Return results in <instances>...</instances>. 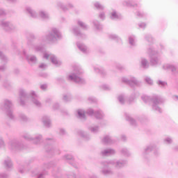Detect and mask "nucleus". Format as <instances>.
Listing matches in <instances>:
<instances>
[{
  "label": "nucleus",
  "instance_id": "423d86ee",
  "mask_svg": "<svg viewBox=\"0 0 178 178\" xmlns=\"http://www.w3.org/2000/svg\"><path fill=\"white\" fill-rule=\"evenodd\" d=\"M86 113L89 116H95L96 119H102L104 118V113L100 109L94 111L92 108H88L86 111L79 109L77 111V118L81 120H86Z\"/></svg>",
  "mask_w": 178,
  "mask_h": 178
},
{
  "label": "nucleus",
  "instance_id": "79ce46f5",
  "mask_svg": "<svg viewBox=\"0 0 178 178\" xmlns=\"http://www.w3.org/2000/svg\"><path fill=\"white\" fill-rule=\"evenodd\" d=\"M77 24H78V26H79V27L82 28L83 30H88V25H87L86 23L83 22V21L78 20Z\"/></svg>",
  "mask_w": 178,
  "mask_h": 178
},
{
  "label": "nucleus",
  "instance_id": "393cba45",
  "mask_svg": "<svg viewBox=\"0 0 178 178\" xmlns=\"http://www.w3.org/2000/svg\"><path fill=\"white\" fill-rule=\"evenodd\" d=\"M77 134L86 141H89V140H91V135L83 130H78Z\"/></svg>",
  "mask_w": 178,
  "mask_h": 178
},
{
  "label": "nucleus",
  "instance_id": "f257e3e1",
  "mask_svg": "<svg viewBox=\"0 0 178 178\" xmlns=\"http://www.w3.org/2000/svg\"><path fill=\"white\" fill-rule=\"evenodd\" d=\"M127 163L128 161L126 159H113L103 161L102 162V165L103 167L102 172L103 175H104V176H109V175H113V172L108 169V168H109L111 165L115 166L117 169H122V168H124V166H127Z\"/></svg>",
  "mask_w": 178,
  "mask_h": 178
},
{
  "label": "nucleus",
  "instance_id": "4c0bfd02",
  "mask_svg": "<svg viewBox=\"0 0 178 178\" xmlns=\"http://www.w3.org/2000/svg\"><path fill=\"white\" fill-rule=\"evenodd\" d=\"M88 129L91 133H93V134H97V133L99 131V127L98 126H90Z\"/></svg>",
  "mask_w": 178,
  "mask_h": 178
},
{
  "label": "nucleus",
  "instance_id": "f03ea898",
  "mask_svg": "<svg viewBox=\"0 0 178 178\" xmlns=\"http://www.w3.org/2000/svg\"><path fill=\"white\" fill-rule=\"evenodd\" d=\"M19 94V102L22 106H24V105H26V102L29 101V98L33 104H34L38 108H41V106H42L41 102L38 100V96L37 95V94H35V92L31 91V94L29 95L27 94V92H26V90H24V89H20Z\"/></svg>",
  "mask_w": 178,
  "mask_h": 178
},
{
  "label": "nucleus",
  "instance_id": "20e7f679",
  "mask_svg": "<svg viewBox=\"0 0 178 178\" xmlns=\"http://www.w3.org/2000/svg\"><path fill=\"white\" fill-rule=\"evenodd\" d=\"M59 40H62V33L57 28H51L41 38L42 42H56Z\"/></svg>",
  "mask_w": 178,
  "mask_h": 178
},
{
  "label": "nucleus",
  "instance_id": "5701e85b",
  "mask_svg": "<svg viewBox=\"0 0 178 178\" xmlns=\"http://www.w3.org/2000/svg\"><path fill=\"white\" fill-rule=\"evenodd\" d=\"M93 70L95 73H98V74H100L102 77H105V76H106V71H105V70L102 67L94 65Z\"/></svg>",
  "mask_w": 178,
  "mask_h": 178
},
{
  "label": "nucleus",
  "instance_id": "c756f323",
  "mask_svg": "<svg viewBox=\"0 0 178 178\" xmlns=\"http://www.w3.org/2000/svg\"><path fill=\"white\" fill-rule=\"evenodd\" d=\"M42 122L43 123L44 126H45V127H51V118H49V116L44 115L42 118Z\"/></svg>",
  "mask_w": 178,
  "mask_h": 178
},
{
  "label": "nucleus",
  "instance_id": "603ef678",
  "mask_svg": "<svg viewBox=\"0 0 178 178\" xmlns=\"http://www.w3.org/2000/svg\"><path fill=\"white\" fill-rule=\"evenodd\" d=\"M63 159L64 161H72V162H74V159H73V156H72L71 154H65L63 156Z\"/></svg>",
  "mask_w": 178,
  "mask_h": 178
},
{
  "label": "nucleus",
  "instance_id": "ea45409f",
  "mask_svg": "<svg viewBox=\"0 0 178 178\" xmlns=\"http://www.w3.org/2000/svg\"><path fill=\"white\" fill-rule=\"evenodd\" d=\"M18 119L20 122H29V118L26 117L24 113H19L18 115Z\"/></svg>",
  "mask_w": 178,
  "mask_h": 178
},
{
  "label": "nucleus",
  "instance_id": "338daca9",
  "mask_svg": "<svg viewBox=\"0 0 178 178\" xmlns=\"http://www.w3.org/2000/svg\"><path fill=\"white\" fill-rule=\"evenodd\" d=\"M19 173H24L26 172V168L24 166H22L21 168H19Z\"/></svg>",
  "mask_w": 178,
  "mask_h": 178
},
{
  "label": "nucleus",
  "instance_id": "b1692460",
  "mask_svg": "<svg viewBox=\"0 0 178 178\" xmlns=\"http://www.w3.org/2000/svg\"><path fill=\"white\" fill-rule=\"evenodd\" d=\"M72 33L74 34V35L79 37V38H81V40H84L87 37L86 34H83L81 32H80V29L77 26H74L72 28Z\"/></svg>",
  "mask_w": 178,
  "mask_h": 178
},
{
  "label": "nucleus",
  "instance_id": "09e8293b",
  "mask_svg": "<svg viewBox=\"0 0 178 178\" xmlns=\"http://www.w3.org/2000/svg\"><path fill=\"white\" fill-rule=\"evenodd\" d=\"M32 175L33 176H38V178H42L44 177V175H45V173L42 172L40 174V172H38V170H35V171L32 172Z\"/></svg>",
  "mask_w": 178,
  "mask_h": 178
},
{
  "label": "nucleus",
  "instance_id": "6ab92c4d",
  "mask_svg": "<svg viewBox=\"0 0 178 178\" xmlns=\"http://www.w3.org/2000/svg\"><path fill=\"white\" fill-rule=\"evenodd\" d=\"M25 12L32 19H37V17H38V13H37V11L33 9L31 6H26L25 8Z\"/></svg>",
  "mask_w": 178,
  "mask_h": 178
},
{
  "label": "nucleus",
  "instance_id": "bf43d9fd",
  "mask_svg": "<svg viewBox=\"0 0 178 178\" xmlns=\"http://www.w3.org/2000/svg\"><path fill=\"white\" fill-rule=\"evenodd\" d=\"M114 67L118 69V70H123V66L119 63L114 64Z\"/></svg>",
  "mask_w": 178,
  "mask_h": 178
},
{
  "label": "nucleus",
  "instance_id": "680f3d73",
  "mask_svg": "<svg viewBox=\"0 0 178 178\" xmlns=\"http://www.w3.org/2000/svg\"><path fill=\"white\" fill-rule=\"evenodd\" d=\"M2 16H6V11L3 8H0V17Z\"/></svg>",
  "mask_w": 178,
  "mask_h": 178
},
{
  "label": "nucleus",
  "instance_id": "a19ab883",
  "mask_svg": "<svg viewBox=\"0 0 178 178\" xmlns=\"http://www.w3.org/2000/svg\"><path fill=\"white\" fill-rule=\"evenodd\" d=\"M120 152L124 156H130L131 154L130 153V151L126 147H122L120 150Z\"/></svg>",
  "mask_w": 178,
  "mask_h": 178
},
{
  "label": "nucleus",
  "instance_id": "4be33fe9",
  "mask_svg": "<svg viewBox=\"0 0 178 178\" xmlns=\"http://www.w3.org/2000/svg\"><path fill=\"white\" fill-rule=\"evenodd\" d=\"M115 141L116 140H115L114 138L109 135L104 136V138L102 139V144H104L106 145H108L109 144H115Z\"/></svg>",
  "mask_w": 178,
  "mask_h": 178
},
{
  "label": "nucleus",
  "instance_id": "39448f33",
  "mask_svg": "<svg viewBox=\"0 0 178 178\" xmlns=\"http://www.w3.org/2000/svg\"><path fill=\"white\" fill-rule=\"evenodd\" d=\"M83 73H84V70L80 66L75 65L74 72L67 76V80L74 81L76 84H86V80L81 77Z\"/></svg>",
  "mask_w": 178,
  "mask_h": 178
},
{
  "label": "nucleus",
  "instance_id": "c03bdc74",
  "mask_svg": "<svg viewBox=\"0 0 178 178\" xmlns=\"http://www.w3.org/2000/svg\"><path fill=\"white\" fill-rule=\"evenodd\" d=\"M135 100H136V94L133 93L132 95H130V97L128 99H127V104L131 105V104L134 103Z\"/></svg>",
  "mask_w": 178,
  "mask_h": 178
},
{
  "label": "nucleus",
  "instance_id": "4d7b16f0",
  "mask_svg": "<svg viewBox=\"0 0 178 178\" xmlns=\"http://www.w3.org/2000/svg\"><path fill=\"white\" fill-rule=\"evenodd\" d=\"M145 81H146V83L147 84H149V86H152V84H154V81H152V79H151L149 77L147 76L145 79Z\"/></svg>",
  "mask_w": 178,
  "mask_h": 178
},
{
  "label": "nucleus",
  "instance_id": "473e14b6",
  "mask_svg": "<svg viewBox=\"0 0 178 178\" xmlns=\"http://www.w3.org/2000/svg\"><path fill=\"white\" fill-rule=\"evenodd\" d=\"M111 20H120L122 19V15L118 13L115 10H113L110 15Z\"/></svg>",
  "mask_w": 178,
  "mask_h": 178
},
{
  "label": "nucleus",
  "instance_id": "a211bd4d",
  "mask_svg": "<svg viewBox=\"0 0 178 178\" xmlns=\"http://www.w3.org/2000/svg\"><path fill=\"white\" fill-rule=\"evenodd\" d=\"M56 7L61 9L63 12H67L69 9H73L74 6L72 3H67V5H65L62 1H58L56 3Z\"/></svg>",
  "mask_w": 178,
  "mask_h": 178
},
{
  "label": "nucleus",
  "instance_id": "a18cd8bd",
  "mask_svg": "<svg viewBox=\"0 0 178 178\" xmlns=\"http://www.w3.org/2000/svg\"><path fill=\"white\" fill-rule=\"evenodd\" d=\"M72 95L70 93H67V94L63 95V100L65 102H70V101H72Z\"/></svg>",
  "mask_w": 178,
  "mask_h": 178
},
{
  "label": "nucleus",
  "instance_id": "c85d7f7f",
  "mask_svg": "<svg viewBox=\"0 0 178 178\" xmlns=\"http://www.w3.org/2000/svg\"><path fill=\"white\" fill-rule=\"evenodd\" d=\"M118 101L121 105H124L127 102V96L124 93L120 94L118 97Z\"/></svg>",
  "mask_w": 178,
  "mask_h": 178
},
{
  "label": "nucleus",
  "instance_id": "ddd939ff",
  "mask_svg": "<svg viewBox=\"0 0 178 178\" xmlns=\"http://www.w3.org/2000/svg\"><path fill=\"white\" fill-rule=\"evenodd\" d=\"M0 27L7 31V33H12L16 30V25L10 21H5L3 19L0 20Z\"/></svg>",
  "mask_w": 178,
  "mask_h": 178
},
{
  "label": "nucleus",
  "instance_id": "0eeeda50",
  "mask_svg": "<svg viewBox=\"0 0 178 178\" xmlns=\"http://www.w3.org/2000/svg\"><path fill=\"white\" fill-rule=\"evenodd\" d=\"M147 54L150 58V65L152 66H159L162 63L161 60V54L152 47H150L147 49Z\"/></svg>",
  "mask_w": 178,
  "mask_h": 178
},
{
  "label": "nucleus",
  "instance_id": "8fccbe9b",
  "mask_svg": "<svg viewBox=\"0 0 178 178\" xmlns=\"http://www.w3.org/2000/svg\"><path fill=\"white\" fill-rule=\"evenodd\" d=\"M0 59L1 60V62L3 63H8V57L3 54L1 51H0Z\"/></svg>",
  "mask_w": 178,
  "mask_h": 178
},
{
  "label": "nucleus",
  "instance_id": "e433bc0d",
  "mask_svg": "<svg viewBox=\"0 0 178 178\" xmlns=\"http://www.w3.org/2000/svg\"><path fill=\"white\" fill-rule=\"evenodd\" d=\"M140 65L143 69H148L149 67V64L146 58H142L140 60Z\"/></svg>",
  "mask_w": 178,
  "mask_h": 178
},
{
  "label": "nucleus",
  "instance_id": "de8ad7c7",
  "mask_svg": "<svg viewBox=\"0 0 178 178\" xmlns=\"http://www.w3.org/2000/svg\"><path fill=\"white\" fill-rule=\"evenodd\" d=\"M163 141L165 143V144H172L173 143V138H172V136H167L166 138H165L163 139Z\"/></svg>",
  "mask_w": 178,
  "mask_h": 178
},
{
  "label": "nucleus",
  "instance_id": "864d4df0",
  "mask_svg": "<svg viewBox=\"0 0 178 178\" xmlns=\"http://www.w3.org/2000/svg\"><path fill=\"white\" fill-rule=\"evenodd\" d=\"M157 84L159 87H165V86H168V83H166V81L161 80L157 81Z\"/></svg>",
  "mask_w": 178,
  "mask_h": 178
},
{
  "label": "nucleus",
  "instance_id": "3c124183",
  "mask_svg": "<svg viewBox=\"0 0 178 178\" xmlns=\"http://www.w3.org/2000/svg\"><path fill=\"white\" fill-rule=\"evenodd\" d=\"M100 88L102 90H104V91H111V90H112V88L111 87V86L108 85V84H103L100 86Z\"/></svg>",
  "mask_w": 178,
  "mask_h": 178
},
{
  "label": "nucleus",
  "instance_id": "0e129e2a",
  "mask_svg": "<svg viewBox=\"0 0 178 178\" xmlns=\"http://www.w3.org/2000/svg\"><path fill=\"white\" fill-rule=\"evenodd\" d=\"M47 64L45 63H41L40 65H39V67L40 69H42L43 70L47 69Z\"/></svg>",
  "mask_w": 178,
  "mask_h": 178
},
{
  "label": "nucleus",
  "instance_id": "5fc2aeb1",
  "mask_svg": "<svg viewBox=\"0 0 178 178\" xmlns=\"http://www.w3.org/2000/svg\"><path fill=\"white\" fill-rule=\"evenodd\" d=\"M99 18L100 19V20H105V19H106V16L105 15V13L104 12H100L99 13Z\"/></svg>",
  "mask_w": 178,
  "mask_h": 178
},
{
  "label": "nucleus",
  "instance_id": "1a4fd4ad",
  "mask_svg": "<svg viewBox=\"0 0 178 178\" xmlns=\"http://www.w3.org/2000/svg\"><path fill=\"white\" fill-rule=\"evenodd\" d=\"M152 151H154V155L155 156H159L161 154V152H159V150L158 148H156L155 145H149L143 150L142 154L143 158L147 161V159L149 158V154H151Z\"/></svg>",
  "mask_w": 178,
  "mask_h": 178
},
{
  "label": "nucleus",
  "instance_id": "13d9d810",
  "mask_svg": "<svg viewBox=\"0 0 178 178\" xmlns=\"http://www.w3.org/2000/svg\"><path fill=\"white\" fill-rule=\"evenodd\" d=\"M138 27L139 29H142L143 30H144L147 27V24H145V22H140L138 24Z\"/></svg>",
  "mask_w": 178,
  "mask_h": 178
},
{
  "label": "nucleus",
  "instance_id": "aec40b11",
  "mask_svg": "<svg viewBox=\"0 0 178 178\" xmlns=\"http://www.w3.org/2000/svg\"><path fill=\"white\" fill-rule=\"evenodd\" d=\"M115 154L116 151L112 148L104 149L100 152L102 156H111V155H115Z\"/></svg>",
  "mask_w": 178,
  "mask_h": 178
},
{
  "label": "nucleus",
  "instance_id": "6e6552de",
  "mask_svg": "<svg viewBox=\"0 0 178 178\" xmlns=\"http://www.w3.org/2000/svg\"><path fill=\"white\" fill-rule=\"evenodd\" d=\"M12 106H13L12 102L8 99H5L1 106V111L6 112V115L10 120L15 121L16 120V117H15V115H13V110L12 109Z\"/></svg>",
  "mask_w": 178,
  "mask_h": 178
},
{
  "label": "nucleus",
  "instance_id": "7c9ffc66",
  "mask_svg": "<svg viewBox=\"0 0 178 178\" xmlns=\"http://www.w3.org/2000/svg\"><path fill=\"white\" fill-rule=\"evenodd\" d=\"M129 43L131 48L137 45V38L134 35H131L129 37Z\"/></svg>",
  "mask_w": 178,
  "mask_h": 178
},
{
  "label": "nucleus",
  "instance_id": "f704fd0d",
  "mask_svg": "<svg viewBox=\"0 0 178 178\" xmlns=\"http://www.w3.org/2000/svg\"><path fill=\"white\" fill-rule=\"evenodd\" d=\"M108 38L110 40H113L116 41V42H119L120 44L122 43V38H120L118 35L111 33L108 35Z\"/></svg>",
  "mask_w": 178,
  "mask_h": 178
},
{
  "label": "nucleus",
  "instance_id": "58836bf2",
  "mask_svg": "<svg viewBox=\"0 0 178 178\" xmlns=\"http://www.w3.org/2000/svg\"><path fill=\"white\" fill-rule=\"evenodd\" d=\"M145 41L149 42V44H154V38L152 37V35H151V34L145 35Z\"/></svg>",
  "mask_w": 178,
  "mask_h": 178
},
{
  "label": "nucleus",
  "instance_id": "4468645a",
  "mask_svg": "<svg viewBox=\"0 0 178 178\" xmlns=\"http://www.w3.org/2000/svg\"><path fill=\"white\" fill-rule=\"evenodd\" d=\"M23 138L26 140L27 141H32L33 144L38 145L42 143V135L40 134H37L35 135V137L31 136L30 134H24L23 135Z\"/></svg>",
  "mask_w": 178,
  "mask_h": 178
},
{
  "label": "nucleus",
  "instance_id": "bb28decb",
  "mask_svg": "<svg viewBox=\"0 0 178 178\" xmlns=\"http://www.w3.org/2000/svg\"><path fill=\"white\" fill-rule=\"evenodd\" d=\"M39 16L42 19V20H49L51 17L49 16V13L45 10H41L39 11Z\"/></svg>",
  "mask_w": 178,
  "mask_h": 178
},
{
  "label": "nucleus",
  "instance_id": "72a5a7b5",
  "mask_svg": "<svg viewBox=\"0 0 178 178\" xmlns=\"http://www.w3.org/2000/svg\"><path fill=\"white\" fill-rule=\"evenodd\" d=\"M92 24L95 29V30H97V31H101V30H102L103 26L101 24V22H99V21L97 20V19H94L92 21Z\"/></svg>",
  "mask_w": 178,
  "mask_h": 178
},
{
  "label": "nucleus",
  "instance_id": "412c9836",
  "mask_svg": "<svg viewBox=\"0 0 178 178\" xmlns=\"http://www.w3.org/2000/svg\"><path fill=\"white\" fill-rule=\"evenodd\" d=\"M163 69L164 70H170L173 74H177L178 73V68L177 67L175 66L174 65L171 64H164L163 65Z\"/></svg>",
  "mask_w": 178,
  "mask_h": 178
},
{
  "label": "nucleus",
  "instance_id": "6e6d98bb",
  "mask_svg": "<svg viewBox=\"0 0 178 178\" xmlns=\"http://www.w3.org/2000/svg\"><path fill=\"white\" fill-rule=\"evenodd\" d=\"M88 100V102H90V104H95L97 102V98L92 96L89 97Z\"/></svg>",
  "mask_w": 178,
  "mask_h": 178
},
{
  "label": "nucleus",
  "instance_id": "2eb2a0df",
  "mask_svg": "<svg viewBox=\"0 0 178 178\" xmlns=\"http://www.w3.org/2000/svg\"><path fill=\"white\" fill-rule=\"evenodd\" d=\"M43 58H44V59H47V60L49 59L51 60L52 65H54L56 67H59V66H60L62 65V60H60V59L58 58V57L56 56H55L54 54H52L49 52L44 53Z\"/></svg>",
  "mask_w": 178,
  "mask_h": 178
},
{
  "label": "nucleus",
  "instance_id": "7ed1b4c3",
  "mask_svg": "<svg viewBox=\"0 0 178 178\" xmlns=\"http://www.w3.org/2000/svg\"><path fill=\"white\" fill-rule=\"evenodd\" d=\"M141 98L145 104H149V102L152 103V108L153 111H155L159 113H162V108H161L159 105H162V104L165 102V99L161 96L158 95H154L152 96L143 95Z\"/></svg>",
  "mask_w": 178,
  "mask_h": 178
},
{
  "label": "nucleus",
  "instance_id": "2f4dec72",
  "mask_svg": "<svg viewBox=\"0 0 178 178\" xmlns=\"http://www.w3.org/2000/svg\"><path fill=\"white\" fill-rule=\"evenodd\" d=\"M125 119L131 124V126H137V122H136V120L133 119L131 116H130V114L125 113Z\"/></svg>",
  "mask_w": 178,
  "mask_h": 178
},
{
  "label": "nucleus",
  "instance_id": "052dcab7",
  "mask_svg": "<svg viewBox=\"0 0 178 178\" xmlns=\"http://www.w3.org/2000/svg\"><path fill=\"white\" fill-rule=\"evenodd\" d=\"M3 87H5V88H10V82H9L8 81H6L3 83Z\"/></svg>",
  "mask_w": 178,
  "mask_h": 178
},
{
  "label": "nucleus",
  "instance_id": "cd10ccee",
  "mask_svg": "<svg viewBox=\"0 0 178 178\" xmlns=\"http://www.w3.org/2000/svg\"><path fill=\"white\" fill-rule=\"evenodd\" d=\"M76 46L78 47L79 49L82 51L83 54H88V47L86 46L83 42H77Z\"/></svg>",
  "mask_w": 178,
  "mask_h": 178
},
{
  "label": "nucleus",
  "instance_id": "f8f14e48",
  "mask_svg": "<svg viewBox=\"0 0 178 178\" xmlns=\"http://www.w3.org/2000/svg\"><path fill=\"white\" fill-rule=\"evenodd\" d=\"M45 143H47V145L45 146L46 152L49 154V155H55V154H59L58 149L54 147L52 144L55 143V140L52 138H47L45 140Z\"/></svg>",
  "mask_w": 178,
  "mask_h": 178
},
{
  "label": "nucleus",
  "instance_id": "69168bd1",
  "mask_svg": "<svg viewBox=\"0 0 178 178\" xmlns=\"http://www.w3.org/2000/svg\"><path fill=\"white\" fill-rule=\"evenodd\" d=\"M9 177V175L6 173H0V178H8Z\"/></svg>",
  "mask_w": 178,
  "mask_h": 178
},
{
  "label": "nucleus",
  "instance_id": "774afa93",
  "mask_svg": "<svg viewBox=\"0 0 178 178\" xmlns=\"http://www.w3.org/2000/svg\"><path fill=\"white\" fill-rule=\"evenodd\" d=\"M48 86H47V84H43L40 86V88L41 90H43V91H45V90H47Z\"/></svg>",
  "mask_w": 178,
  "mask_h": 178
},
{
  "label": "nucleus",
  "instance_id": "37998d69",
  "mask_svg": "<svg viewBox=\"0 0 178 178\" xmlns=\"http://www.w3.org/2000/svg\"><path fill=\"white\" fill-rule=\"evenodd\" d=\"M95 8L97 9V10H105V6L102 4H101L99 2L96 1L94 3Z\"/></svg>",
  "mask_w": 178,
  "mask_h": 178
},
{
  "label": "nucleus",
  "instance_id": "9d476101",
  "mask_svg": "<svg viewBox=\"0 0 178 178\" xmlns=\"http://www.w3.org/2000/svg\"><path fill=\"white\" fill-rule=\"evenodd\" d=\"M121 81L122 83H124V84L130 86L131 88H134V87H140V86H141V82L133 76H130L129 78L123 76L121 78Z\"/></svg>",
  "mask_w": 178,
  "mask_h": 178
},
{
  "label": "nucleus",
  "instance_id": "e2e57ef3",
  "mask_svg": "<svg viewBox=\"0 0 178 178\" xmlns=\"http://www.w3.org/2000/svg\"><path fill=\"white\" fill-rule=\"evenodd\" d=\"M58 109H59V104L55 103V104L53 105V110H54V111H58Z\"/></svg>",
  "mask_w": 178,
  "mask_h": 178
},
{
  "label": "nucleus",
  "instance_id": "f3484780",
  "mask_svg": "<svg viewBox=\"0 0 178 178\" xmlns=\"http://www.w3.org/2000/svg\"><path fill=\"white\" fill-rule=\"evenodd\" d=\"M8 145L9 148L13 151H20V149H23V144L17 140H10Z\"/></svg>",
  "mask_w": 178,
  "mask_h": 178
},
{
  "label": "nucleus",
  "instance_id": "dca6fc26",
  "mask_svg": "<svg viewBox=\"0 0 178 178\" xmlns=\"http://www.w3.org/2000/svg\"><path fill=\"white\" fill-rule=\"evenodd\" d=\"M22 54L29 65H35L38 62V59L35 55L27 54V51L24 49L22 50Z\"/></svg>",
  "mask_w": 178,
  "mask_h": 178
},
{
  "label": "nucleus",
  "instance_id": "c9c22d12",
  "mask_svg": "<svg viewBox=\"0 0 178 178\" xmlns=\"http://www.w3.org/2000/svg\"><path fill=\"white\" fill-rule=\"evenodd\" d=\"M123 6H128L129 8H131L132 6H137V4L134 3L133 0H124L122 1Z\"/></svg>",
  "mask_w": 178,
  "mask_h": 178
},
{
  "label": "nucleus",
  "instance_id": "49530a36",
  "mask_svg": "<svg viewBox=\"0 0 178 178\" xmlns=\"http://www.w3.org/2000/svg\"><path fill=\"white\" fill-rule=\"evenodd\" d=\"M136 16H138V17H140V19H144L147 17V13L138 10L136 12Z\"/></svg>",
  "mask_w": 178,
  "mask_h": 178
},
{
  "label": "nucleus",
  "instance_id": "9b49d317",
  "mask_svg": "<svg viewBox=\"0 0 178 178\" xmlns=\"http://www.w3.org/2000/svg\"><path fill=\"white\" fill-rule=\"evenodd\" d=\"M35 38V36L33 33H29L27 38V47L29 49H33L35 52H42L44 51V47L41 45H35L33 43V40Z\"/></svg>",
  "mask_w": 178,
  "mask_h": 178
},
{
  "label": "nucleus",
  "instance_id": "a878e982",
  "mask_svg": "<svg viewBox=\"0 0 178 178\" xmlns=\"http://www.w3.org/2000/svg\"><path fill=\"white\" fill-rule=\"evenodd\" d=\"M4 167L7 170H11L13 168V163L12 162V159L10 158L7 157L3 162Z\"/></svg>",
  "mask_w": 178,
  "mask_h": 178
}]
</instances>
